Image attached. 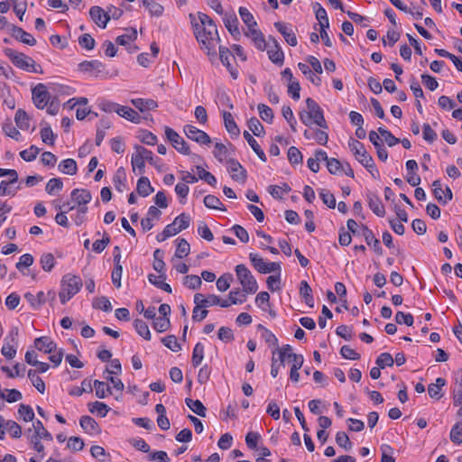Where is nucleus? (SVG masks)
I'll use <instances>...</instances> for the list:
<instances>
[{"instance_id": "37", "label": "nucleus", "mask_w": 462, "mask_h": 462, "mask_svg": "<svg viewBox=\"0 0 462 462\" xmlns=\"http://www.w3.org/2000/svg\"><path fill=\"white\" fill-rule=\"evenodd\" d=\"M113 181L116 189L119 192H123L124 189L126 186V175L125 169L123 167H120L119 169L116 170V174L113 178Z\"/></svg>"}, {"instance_id": "25", "label": "nucleus", "mask_w": 462, "mask_h": 462, "mask_svg": "<svg viewBox=\"0 0 462 462\" xmlns=\"http://www.w3.org/2000/svg\"><path fill=\"white\" fill-rule=\"evenodd\" d=\"M131 103L142 113L154 110L158 107V103L152 98H134L131 100Z\"/></svg>"}, {"instance_id": "62", "label": "nucleus", "mask_w": 462, "mask_h": 462, "mask_svg": "<svg viewBox=\"0 0 462 462\" xmlns=\"http://www.w3.org/2000/svg\"><path fill=\"white\" fill-rule=\"evenodd\" d=\"M40 152V149L35 145H31L29 149L23 150L20 152V156L25 162H32L36 159Z\"/></svg>"}, {"instance_id": "16", "label": "nucleus", "mask_w": 462, "mask_h": 462, "mask_svg": "<svg viewBox=\"0 0 462 462\" xmlns=\"http://www.w3.org/2000/svg\"><path fill=\"white\" fill-rule=\"evenodd\" d=\"M89 15L92 21L100 28H106L110 21L109 13H106L100 6H92L89 10Z\"/></svg>"}, {"instance_id": "44", "label": "nucleus", "mask_w": 462, "mask_h": 462, "mask_svg": "<svg viewBox=\"0 0 462 462\" xmlns=\"http://www.w3.org/2000/svg\"><path fill=\"white\" fill-rule=\"evenodd\" d=\"M143 5L149 10L151 15L153 16H161L163 14L164 8L159 3L153 0H143L142 1Z\"/></svg>"}, {"instance_id": "17", "label": "nucleus", "mask_w": 462, "mask_h": 462, "mask_svg": "<svg viewBox=\"0 0 462 462\" xmlns=\"http://www.w3.org/2000/svg\"><path fill=\"white\" fill-rule=\"evenodd\" d=\"M223 22L227 29V31L230 32V34L234 37V39L238 40L241 33L238 27L239 22L236 15V14H228L225 13L223 17Z\"/></svg>"}, {"instance_id": "32", "label": "nucleus", "mask_w": 462, "mask_h": 462, "mask_svg": "<svg viewBox=\"0 0 462 462\" xmlns=\"http://www.w3.org/2000/svg\"><path fill=\"white\" fill-rule=\"evenodd\" d=\"M223 119H224V124H225V127H226V131L231 135H235L236 137L239 136L240 130H239L236 123L235 122L232 114L230 112L224 111L223 112Z\"/></svg>"}, {"instance_id": "4", "label": "nucleus", "mask_w": 462, "mask_h": 462, "mask_svg": "<svg viewBox=\"0 0 462 462\" xmlns=\"http://www.w3.org/2000/svg\"><path fill=\"white\" fill-rule=\"evenodd\" d=\"M348 146L351 152L354 153L356 159L364 166V167H372L373 157L366 152L365 145L356 140L354 138H350L348 141Z\"/></svg>"}, {"instance_id": "39", "label": "nucleus", "mask_w": 462, "mask_h": 462, "mask_svg": "<svg viewBox=\"0 0 462 462\" xmlns=\"http://www.w3.org/2000/svg\"><path fill=\"white\" fill-rule=\"evenodd\" d=\"M93 386L96 391V396L99 399H104L108 394L112 393L110 386L105 382L95 380L93 383Z\"/></svg>"}, {"instance_id": "45", "label": "nucleus", "mask_w": 462, "mask_h": 462, "mask_svg": "<svg viewBox=\"0 0 462 462\" xmlns=\"http://www.w3.org/2000/svg\"><path fill=\"white\" fill-rule=\"evenodd\" d=\"M63 189V182L60 178H52L46 184L45 190L49 195H55Z\"/></svg>"}, {"instance_id": "5", "label": "nucleus", "mask_w": 462, "mask_h": 462, "mask_svg": "<svg viewBox=\"0 0 462 462\" xmlns=\"http://www.w3.org/2000/svg\"><path fill=\"white\" fill-rule=\"evenodd\" d=\"M249 259L251 261L252 265L260 273H270L273 272L281 271V265L279 263L272 262L265 263L263 259L255 253L249 254Z\"/></svg>"}, {"instance_id": "18", "label": "nucleus", "mask_w": 462, "mask_h": 462, "mask_svg": "<svg viewBox=\"0 0 462 462\" xmlns=\"http://www.w3.org/2000/svg\"><path fill=\"white\" fill-rule=\"evenodd\" d=\"M70 196L78 208L87 207V204L92 199L90 191L85 189H75L71 191Z\"/></svg>"}, {"instance_id": "60", "label": "nucleus", "mask_w": 462, "mask_h": 462, "mask_svg": "<svg viewBox=\"0 0 462 462\" xmlns=\"http://www.w3.org/2000/svg\"><path fill=\"white\" fill-rule=\"evenodd\" d=\"M213 154L218 162H223L224 161L226 160L228 155L226 146L221 143H217L215 144Z\"/></svg>"}, {"instance_id": "55", "label": "nucleus", "mask_w": 462, "mask_h": 462, "mask_svg": "<svg viewBox=\"0 0 462 462\" xmlns=\"http://www.w3.org/2000/svg\"><path fill=\"white\" fill-rule=\"evenodd\" d=\"M14 120L19 128L23 130L28 129L30 125L29 117L25 111H23V109H18L15 113Z\"/></svg>"}, {"instance_id": "30", "label": "nucleus", "mask_w": 462, "mask_h": 462, "mask_svg": "<svg viewBox=\"0 0 462 462\" xmlns=\"http://www.w3.org/2000/svg\"><path fill=\"white\" fill-rule=\"evenodd\" d=\"M194 301H199V303H200V306H204V308H208L220 303V298L215 294H208L207 297H204V295L201 293H196L194 295Z\"/></svg>"}, {"instance_id": "3", "label": "nucleus", "mask_w": 462, "mask_h": 462, "mask_svg": "<svg viewBox=\"0 0 462 462\" xmlns=\"http://www.w3.org/2000/svg\"><path fill=\"white\" fill-rule=\"evenodd\" d=\"M236 273L245 293H254L257 291V282L245 264L236 265Z\"/></svg>"}, {"instance_id": "14", "label": "nucleus", "mask_w": 462, "mask_h": 462, "mask_svg": "<svg viewBox=\"0 0 462 462\" xmlns=\"http://www.w3.org/2000/svg\"><path fill=\"white\" fill-rule=\"evenodd\" d=\"M18 328H12L9 332V338L12 341V345H3L2 346L1 353L7 359H13L16 355V348L18 346Z\"/></svg>"}, {"instance_id": "49", "label": "nucleus", "mask_w": 462, "mask_h": 462, "mask_svg": "<svg viewBox=\"0 0 462 462\" xmlns=\"http://www.w3.org/2000/svg\"><path fill=\"white\" fill-rule=\"evenodd\" d=\"M171 321L169 317H156L153 319L152 328L159 333H162L169 329Z\"/></svg>"}, {"instance_id": "20", "label": "nucleus", "mask_w": 462, "mask_h": 462, "mask_svg": "<svg viewBox=\"0 0 462 462\" xmlns=\"http://www.w3.org/2000/svg\"><path fill=\"white\" fill-rule=\"evenodd\" d=\"M219 59L224 66L226 67L228 71L230 72L231 77L236 79L238 76V71L231 65L230 59L234 56L228 48L225 46H219Z\"/></svg>"}, {"instance_id": "42", "label": "nucleus", "mask_w": 462, "mask_h": 462, "mask_svg": "<svg viewBox=\"0 0 462 462\" xmlns=\"http://www.w3.org/2000/svg\"><path fill=\"white\" fill-rule=\"evenodd\" d=\"M203 358H204V345L200 342H198L195 345V346L193 348V352H192V358H191L192 365L194 367H198L202 363Z\"/></svg>"}, {"instance_id": "28", "label": "nucleus", "mask_w": 462, "mask_h": 462, "mask_svg": "<svg viewBox=\"0 0 462 462\" xmlns=\"http://www.w3.org/2000/svg\"><path fill=\"white\" fill-rule=\"evenodd\" d=\"M116 114L134 124H140L142 120V116L138 114V112L125 106L120 105L116 110Z\"/></svg>"}, {"instance_id": "50", "label": "nucleus", "mask_w": 462, "mask_h": 462, "mask_svg": "<svg viewBox=\"0 0 462 462\" xmlns=\"http://www.w3.org/2000/svg\"><path fill=\"white\" fill-rule=\"evenodd\" d=\"M32 426L34 429V436L42 438L45 440H52L51 434L44 428L41 420H37L35 422H33Z\"/></svg>"}, {"instance_id": "29", "label": "nucleus", "mask_w": 462, "mask_h": 462, "mask_svg": "<svg viewBox=\"0 0 462 462\" xmlns=\"http://www.w3.org/2000/svg\"><path fill=\"white\" fill-rule=\"evenodd\" d=\"M24 299L35 310L39 309L47 300L45 293L42 291H39L37 294H33L28 291L24 294Z\"/></svg>"}, {"instance_id": "63", "label": "nucleus", "mask_w": 462, "mask_h": 462, "mask_svg": "<svg viewBox=\"0 0 462 462\" xmlns=\"http://www.w3.org/2000/svg\"><path fill=\"white\" fill-rule=\"evenodd\" d=\"M18 414L24 421H32L34 419L33 410L30 405L21 404L18 409Z\"/></svg>"}, {"instance_id": "61", "label": "nucleus", "mask_w": 462, "mask_h": 462, "mask_svg": "<svg viewBox=\"0 0 462 462\" xmlns=\"http://www.w3.org/2000/svg\"><path fill=\"white\" fill-rule=\"evenodd\" d=\"M375 363L380 368L383 369L386 366H393L394 360L390 353L384 352L376 358Z\"/></svg>"}, {"instance_id": "53", "label": "nucleus", "mask_w": 462, "mask_h": 462, "mask_svg": "<svg viewBox=\"0 0 462 462\" xmlns=\"http://www.w3.org/2000/svg\"><path fill=\"white\" fill-rule=\"evenodd\" d=\"M195 307L192 310V319L195 322L202 321L207 316L208 311L204 308V306H200L199 301H194Z\"/></svg>"}, {"instance_id": "57", "label": "nucleus", "mask_w": 462, "mask_h": 462, "mask_svg": "<svg viewBox=\"0 0 462 462\" xmlns=\"http://www.w3.org/2000/svg\"><path fill=\"white\" fill-rule=\"evenodd\" d=\"M315 6H318V9L316 10V18L319 21V26L328 27L329 21L326 10L319 3H316Z\"/></svg>"}, {"instance_id": "51", "label": "nucleus", "mask_w": 462, "mask_h": 462, "mask_svg": "<svg viewBox=\"0 0 462 462\" xmlns=\"http://www.w3.org/2000/svg\"><path fill=\"white\" fill-rule=\"evenodd\" d=\"M298 68L314 85L321 84V79L316 76L307 64L300 62Z\"/></svg>"}, {"instance_id": "26", "label": "nucleus", "mask_w": 462, "mask_h": 462, "mask_svg": "<svg viewBox=\"0 0 462 462\" xmlns=\"http://www.w3.org/2000/svg\"><path fill=\"white\" fill-rule=\"evenodd\" d=\"M446 383V380L442 377L437 378L434 383H430L428 385V393L430 397L437 401L441 399L444 395L442 388Z\"/></svg>"}, {"instance_id": "52", "label": "nucleus", "mask_w": 462, "mask_h": 462, "mask_svg": "<svg viewBox=\"0 0 462 462\" xmlns=\"http://www.w3.org/2000/svg\"><path fill=\"white\" fill-rule=\"evenodd\" d=\"M450 440L457 444H462V421L455 423L450 430Z\"/></svg>"}, {"instance_id": "36", "label": "nucleus", "mask_w": 462, "mask_h": 462, "mask_svg": "<svg viewBox=\"0 0 462 462\" xmlns=\"http://www.w3.org/2000/svg\"><path fill=\"white\" fill-rule=\"evenodd\" d=\"M59 170L64 174L75 175L78 171L77 162L73 159H65L60 162Z\"/></svg>"}, {"instance_id": "22", "label": "nucleus", "mask_w": 462, "mask_h": 462, "mask_svg": "<svg viewBox=\"0 0 462 462\" xmlns=\"http://www.w3.org/2000/svg\"><path fill=\"white\" fill-rule=\"evenodd\" d=\"M366 197H367L368 206H369L370 209L377 217H384L385 216V208H384V206L383 205L380 198L376 194L372 193V192H368L366 194Z\"/></svg>"}, {"instance_id": "15", "label": "nucleus", "mask_w": 462, "mask_h": 462, "mask_svg": "<svg viewBox=\"0 0 462 462\" xmlns=\"http://www.w3.org/2000/svg\"><path fill=\"white\" fill-rule=\"evenodd\" d=\"M274 27L283 36L289 45L294 47L298 44L296 34L291 24L282 22H276L274 23Z\"/></svg>"}, {"instance_id": "24", "label": "nucleus", "mask_w": 462, "mask_h": 462, "mask_svg": "<svg viewBox=\"0 0 462 462\" xmlns=\"http://www.w3.org/2000/svg\"><path fill=\"white\" fill-rule=\"evenodd\" d=\"M34 346L39 351H42L45 354H51L57 348L56 343L48 337H37L34 340Z\"/></svg>"}, {"instance_id": "56", "label": "nucleus", "mask_w": 462, "mask_h": 462, "mask_svg": "<svg viewBox=\"0 0 462 462\" xmlns=\"http://www.w3.org/2000/svg\"><path fill=\"white\" fill-rule=\"evenodd\" d=\"M287 156L289 162L292 165L302 163L303 156L300 151L295 146H291L289 148Z\"/></svg>"}, {"instance_id": "12", "label": "nucleus", "mask_w": 462, "mask_h": 462, "mask_svg": "<svg viewBox=\"0 0 462 462\" xmlns=\"http://www.w3.org/2000/svg\"><path fill=\"white\" fill-rule=\"evenodd\" d=\"M227 171L231 174V178L240 183H245L247 179L245 169L240 164V162L235 159H229L226 161Z\"/></svg>"}, {"instance_id": "48", "label": "nucleus", "mask_w": 462, "mask_h": 462, "mask_svg": "<svg viewBox=\"0 0 462 462\" xmlns=\"http://www.w3.org/2000/svg\"><path fill=\"white\" fill-rule=\"evenodd\" d=\"M40 264L45 272H51L56 264L53 254L51 253L43 254L40 258Z\"/></svg>"}, {"instance_id": "34", "label": "nucleus", "mask_w": 462, "mask_h": 462, "mask_svg": "<svg viewBox=\"0 0 462 462\" xmlns=\"http://www.w3.org/2000/svg\"><path fill=\"white\" fill-rule=\"evenodd\" d=\"M243 135L245 139L247 141L248 144L253 149V151L256 153L258 158L262 162H265L267 160L266 155L263 149L261 148V146L258 144L257 141L247 131H245Z\"/></svg>"}, {"instance_id": "1", "label": "nucleus", "mask_w": 462, "mask_h": 462, "mask_svg": "<svg viewBox=\"0 0 462 462\" xmlns=\"http://www.w3.org/2000/svg\"><path fill=\"white\" fill-rule=\"evenodd\" d=\"M191 24L194 29V34L200 44V48L210 56H215L217 44L220 42V37L215 22L206 14L199 12L198 18L199 23H194V15L189 14Z\"/></svg>"}, {"instance_id": "11", "label": "nucleus", "mask_w": 462, "mask_h": 462, "mask_svg": "<svg viewBox=\"0 0 462 462\" xmlns=\"http://www.w3.org/2000/svg\"><path fill=\"white\" fill-rule=\"evenodd\" d=\"M79 69L82 72L89 73L91 76L98 77L103 74H107L106 66L97 60H85L79 63Z\"/></svg>"}, {"instance_id": "13", "label": "nucleus", "mask_w": 462, "mask_h": 462, "mask_svg": "<svg viewBox=\"0 0 462 462\" xmlns=\"http://www.w3.org/2000/svg\"><path fill=\"white\" fill-rule=\"evenodd\" d=\"M269 59L274 64L282 66L284 61V54L282 51L277 40L269 36V49L267 51Z\"/></svg>"}, {"instance_id": "47", "label": "nucleus", "mask_w": 462, "mask_h": 462, "mask_svg": "<svg viewBox=\"0 0 462 462\" xmlns=\"http://www.w3.org/2000/svg\"><path fill=\"white\" fill-rule=\"evenodd\" d=\"M92 306L94 309L101 310L106 312H109L112 310L111 302L106 296H101L94 299Z\"/></svg>"}, {"instance_id": "46", "label": "nucleus", "mask_w": 462, "mask_h": 462, "mask_svg": "<svg viewBox=\"0 0 462 462\" xmlns=\"http://www.w3.org/2000/svg\"><path fill=\"white\" fill-rule=\"evenodd\" d=\"M177 241L178 245L174 255L175 257L181 259L189 254L190 245L184 238H178Z\"/></svg>"}, {"instance_id": "9", "label": "nucleus", "mask_w": 462, "mask_h": 462, "mask_svg": "<svg viewBox=\"0 0 462 462\" xmlns=\"http://www.w3.org/2000/svg\"><path fill=\"white\" fill-rule=\"evenodd\" d=\"M183 131H184L185 135L189 139H190L199 144L207 145L211 143V138L206 132L197 128L196 126H194L192 125H186L183 127Z\"/></svg>"}, {"instance_id": "64", "label": "nucleus", "mask_w": 462, "mask_h": 462, "mask_svg": "<svg viewBox=\"0 0 462 462\" xmlns=\"http://www.w3.org/2000/svg\"><path fill=\"white\" fill-rule=\"evenodd\" d=\"M382 457L381 462H395V457H393V448L388 444L381 446Z\"/></svg>"}, {"instance_id": "35", "label": "nucleus", "mask_w": 462, "mask_h": 462, "mask_svg": "<svg viewBox=\"0 0 462 462\" xmlns=\"http://www.w3.org/2000/svg\"><path fill=\"white\" fill-rule=\"evenodd\" d=\"M136 190L140 196L147 197L154 191V189L147 177H141L137 181Z\"/></svg>"}, {"instance_id": "31", "label": "nucleus", "mask_w": 462, "mask_h": 462, "mask_svg": "<svg viewBox=\"0 0 462 462\" xmlns=\"http://www.w3.org/2000/svg\"><path fill=\"white\" fill-rule=\"evenodd\" d=\"M137 39V31L134 28L125 29V33L119 35L116 39V42L122 46H129L130 42H134Z\"/></svg>"}, {"instance_id": "33", "label": "nucleus", "mask_w": 462, "mask_h": 462, "mask_svg": "<svg viewBox=\"0 0 462 462\" xmlns=\"http://www.w3.org/2000/svg\"><path fill=\"white\" fill-rule=\"evenodd\" d=\"M166 279L165 273H162L160 275L155 274H149L148 275V281L156 286L157 288H160L163 290L164 291L171 293V287L169 283L165 282L164 280Z\"/></svg>"}, {"instance_id": "7", "label": "nucleus", "mask_w": 462, "mask_h": 462, "mask_svg": "<svg viewBox=\"0 0 462 462\" xmlns=\"http://www.w3.org/2000/svg\"><path fill=\"white\" fill-rule=\"evenodd\" d=\"M165 136L171 145L180 153L189 155L190 153L189 146L180 134L169 126L164 128Z\"/></svg>"}, {"instance_id": "8", "label": "nucleus", "mask_w": 462, "mask_h": 462, "mask_svg": "<svg viewBox=\"0 0 462 462\" xmlns=\"http://www.w3.org/2000/svg\"><path fill=\"white\" fill-rule=\"evenodd\" d=\"M32 97L35 106L43 109L49 103L50 93L44 84L39 83L32 89Z\"/></svg>"}, {"instance_id": "27", "label": "nucleus", "mask_w": 462, "mask_h": 462, "mask_svg": "<svg viewBox=\"0 0 462 462\" xmlns=\"http://www.w3.org/2000/svg\"><path fill=\"white\" fill-rule=\"evenodd\" d=\"M245 34L247 37H251L255 47L259 51H264L266 49L267 44L264 36L260 30L256 29V27L249 29Z\"/></svg>"}, {"instance_id": "21", "label": "nucleus", "mask_w": 462, "mask_h": 462, "mask_svg": "<svg viewBox=\"0 0 462 462\" xmlns=\"http://www.w3.org/2000/svg\"><path fill=\"white\" fill-rule=\"evenodd\" d=\"M362 236L365 237L366 244L372 246L377 254H383V251L380 245V241L374 236L373 231L364 225L362 226Z\"/></svg>"}, {"instance_id": "19", "label": "nucleus", "mask_w": 462, "mask_h": 462, "mask_svg": "<svg viewBox=\"0 0 462 462\" xmlns=\"http://www.w3.org/2000/svg\"><path fill=\"white\" fill-rule=\"evenodd\" d=\"M10 27L11 34L16 40L30 46H34L36 44L37 42L34 37L31 33L25 32L23 28L14 24L10 25Z\"/></svg>"}, {"instance_id": "6", "label": "nucleus", "mask_w": 462, "mask_h": 462, "mask_svg": "<svg viewBox=\"0 0 462 462\" xmlns=\"http://www.w3.org/2000/svg\"><path fill=\"white\" fill-rule=\"evenodd\" d=\"M5 54L10 59L12 63L17 68L27 71L30 69V66L32 65L33 59L25 55L23 52H18L13 49L6 48L4 51Z\"/></svg>"}, {"instance_id": "10", "label": "nucleus", "mask_w": 462, "mask_h": 462, "mask_svg": "<svg viewBox=\"0 0 462 462\" xmlns=\"http://www.w3.org/2000/svg\"><path fill=\"white\" fill-rule=\"evenodd\" d=\"M306 105L308 107V112L314 116V123L315 125H319V127L323 129L328 128V124L325 120L323 111L319 106V104L312 98L308 97L306 99Z\"/></svg>"}, {"instance_id": "38", "label": "nucleus", "mask_w": 462, "mask_h": 462, "mask_svg": "<svg viewBox=\"0 0 462 462\" xmlns=\"http://www.w3.org/2000/svg\"><path fill=\"white\" fill-rule=\"evenodd\" d=\"M187 406L197 415L200 417L206 416V407L199 400H192L190 398H187L185 400Z\"/></svg>"}, {"instance_id": "23", "label": "nucleus", "mask_w": 462, "mask_h": 462, "mask_svg": "<svg viewBox=\"0 0 462 462\" xmlns=\"http://www.w3.org/2000/svg\"><path fill=\"white\" fill-rule=\"evenodd\" d=\"M79 424L83 430L89 435L98 434L101 431L97 422L88 415L82 416Z\"/></svg>"}, {"instance_id": "59", "label": "nucleus", "mask_w": 462, "mask_h": 462, "mask_svg": "<svg viewBox=\"0 0 462 462\" xmlns=\"http://www.w3.org/2000/svg\"><path fill=\"white\" fill-rule=\"evenodd\" d=\"M257 109H258L260 117L262 118V120H263L267 123L273 122L274 116H273V109L271 107H269L268 106H266L264 104H259L257 106Z\"/></svg>"}, {"instance_id": "2", "label": "nucleus", "mask_w": 462, "mask_h": 462, "mask_svg": "<svg viewBox=\"0 0 462 462\" xmlns=\"http://www.w3.org/2000/svg\"><path fill=\"white\" fill-rule=\"evenodd\" d=\"M83 283L79 276L66 273L60 280V290L59 291V298L61 304H66L72 299L82 288Z\"/></svg>"}, {"instance_id": "40", "label": "nucleus", "mask_w": 462, "mask_h": 462, "mask_svg": "<svg viewBox=\"0 0 462 462\" xmlns=\"http://www.w3.org/2000/svg\"><path fill=\"white\" fill-rule=\"evenodd\" d=\"M238 13H239V15H240L242 21L247 26L248 30L257 27V23L254 20V17L253 16V14L249 12V10L246 7H243V6L239 7Z\"/></svg>"}, {"instance_id": "58", "label": "nucleus", "mask_w": 462, "mask_h": 462, "mask_svg": "<svg viewBox=\"0 0 462 462\" xmlns=\"http://www.w3.org/2000/svg\"><path fill=\"white\" fill-rule=\"evenodd\" d=\"M162 343L173 352H178L181 349L177 337L174 335H169L162 338Z\"/></svg>"}, {"instance_id": "54", "label": "nucleus", "mask_w": 462, "mask_h": 462, "mask_svg": "<svg viewBox=\"0 0 462 462\" xmlns=\"http://www.w3.org/2000/svg\"><path fill=\"white\" fill-rule=\"evenodd\" d=\"M247 125L255 136H261L264 134V128L256 117H251L247 122Z\"/></svg>"}, {"instance_id": "41", "label": "nucleus", "mask_w": 462, "mask_h": 462, "mask_svg": "<svg viewBox=\"0 0 462 462\" xmlns=\"http://www.w3.org/2000/svg\"><path fill=\"white\" fill-rule=\"evenodd\" d=\"M134 326L140 337H143L145 340L151 339V332L145 321L140 319H136L134 321Z\"/></svg>"}, {"instance_id": "43", "label": "nucleus", "mask_w": 462, "mask_h": 462, "mask_svg": "<svg viewBox=\"0 0 462 462\" xmlns=\"http://www.w3.org/2000/svg\"><path fill=\"white\" fill-rule=\"evenodd\" d=\"M204 205L210 209H218L226 211V208L223 206L220 199L214 195H207L203 199Z\"/></svg>"}]
</instances>
